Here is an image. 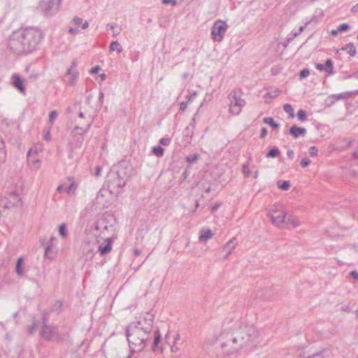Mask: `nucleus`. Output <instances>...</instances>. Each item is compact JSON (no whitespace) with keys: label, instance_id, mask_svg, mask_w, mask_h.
Masks as SVG:
<instances>
[{"label":"nucleus","instance_id":"nucleus-1","mask_svg":"<svg viewBox=\"0 0 358 358\" xmlns=\"http://www.w3.org/2000/svg\"><path fill=\"white\" fill-rule=\"evenodd\" d=\"M266 210V216L271 223L278 229H294L301 224L298 216L288 214L280 204L271 205Z\"/></svg>","mask_w":358,"mask_h":358},{"label":"nucleus","instance_id":"nucleus-2","mask_svg":"<svg viewBox=\"0 0 358 358\" xmlns=\"http://www.w3.org/2000/svg\"><path fill=\"white\" fill-rule=\"evenodd\" d=\"M150 338V331L138 327L129 328L127 340L134 352H141L147 345Z\"/></svg>","mask_w":358,"mask_h":358},{"label":"nucleus","instance_id":"nucleus-3","mask_svg":"<svg viewBox=\"0 0 358 358\" xmlns=\"http://www.w3.org/2000/svg\"><path fill=\"white\" fill-rule=\"evenodd\" d=\"M171 334L167 332L164 337L159 329H155L152 334H150V349L154 353H163L169 345Z\"/></svg>","mask_w":358,"mask_h":358},{"label":"nucleus","instance_id":"nucleus-4","mask_svg":"<svg viewBox=\"0 0 358 358\" xmlns=\"http://www.w3.org/2000/svg\"><path fill=\"white\" fill-rule=\"evenodd\" d=\"M155 315L152 311L143 313L138 320V328L150 331L153 326Z\"/></svg>","mask_w":358,"mask_h":358},{"label":"nucleus","instance_id":"nucleus-5","mask_svg":"<svg viewBox=\"0 0 358 358\" xmlns=\"http://www.w3.org/2000/svg\"><path fill=\"white\" fill-rule=\"evenodd\" d=\"M20 203L21 199L20 196L15 193L5 196L0 200L1 206L6 209H11L17 207Z\"/></svg>","mask_w":358,"mask_h":358},{"label":"nucleus","instance_id":"nucleus-6","mask_svg":"<svg viewBox=\"0 0 358 358\" xmlns=\"http://www.w3.org/2000/svg\"><path fill=\"white\" fill-rule=\"evenodd\" d=\"M227 26L225 22L217 20L212 27V38L215 41H220L226 32Z\"/></svg>","mask_w":358,"mask_h":358},{"label":"nucleus","instance_id":"nucleus-7","mask_svg":"<svg viewBox=\"0 0 358 358\" xmlns=\"http://www.w3.org/2000/svg\"><path fill=\"white\" fill-rule=\"evenodd\" d=\"M20 34L24 45L37 42L41 36L39 31L33 28H27L22 30Z\"/></svg>","mask_w":358,"mask_h":358},{"label":"nucleus","instance_id":"nucleus-8","mask_svg":"<svg viewBox=\"0 0 358 358\" xmlns=\"http://www.w3.org/2000/svg\"><path fill=\"white\" fill-rule=\"evenodd\" d=\"M245 103V100L239 95H232L230 99L229 112L234 115L240 114Z\"/></svg>","mask_w":358,"mask_h":358},{"label":"nucleus","instance_id":"nucleus-9","mask_svg":"<svg viewBox=\"0 0 358 358\" xmlns=\"http://www.w3.org/2000/svg\"><path fill=\"white\" fill-rule=\"evenodd\" d=\"M28 164L31 169L36 170L40 168L41 164V160L39 156L36 155L28 154L27 155Z\"/></svg>","mask_w":358,"mask_h":358},{"label":"nucleus","instance_id":"nucleus-10","mask_svg":"<svg viewBox=\"0 0 358 358\" xmlns=\"http://www.w3.org/2000/svg\"><path fill=\"white\" fill-rule=\"evenodd\" d=\"M70 182L69 186L66 188L64 187V185H59L57 188V191L61 193L63 190L66 191L68 194H71L74 192L75 182L72 178H69Z\"/></svg>","mask_w":358,"mask_h":358},{"label":"nucleus","instance_id":"nucleus-11","mask_svg":"<svg viewBox=\"0 0 358 358\" xmlns=\"http://www.w3.org/2000/svg\"><path fill=\"white\" fill-rule=\"evenodd\" d=\"M13 81L14 86L22 93L24 92V86L23 85V80L18 75L13 76Z\"/></svg>","mask_w":358,"mask_h":358},{"label":"nucleus","instance_id":"nucleus-12","mask_svg":"<svg viewBox=\"0 0 358 358\" xmlns=\"http://www.w3.org/2000/svg\"><path fill=\"white\" fill-rule=\"evenodd\" d=\"M289 132L293 136L296 138L300 135L304 134L306 133V129L303 128L297 127L296 126H294V127H291Z\"/></svg>","mask_w":358,"mask_h":358},{"label":"nucleus","instance_id":"nucleus-13","mask_svg":"<svg viewBox=\"0 0 358 358\" xmlns=\"http://www.w3.org/2000/svg\"><path fill=\"white\" fill-rule=\"evenodd\" d=\"M43 150V145L41 143H38L33 146L29 151L28 154L36 155L39 156V154L42 152Z\"/></svg>","mask_w":358,"mask_h":358},{"label":"nucleus","instance_id":"nucleus-14","mask_svg":"<svg viewBox=\"0 0 358 358\" xmlns=\"http://www.w3.org/2000/svg\"><path fill=\"white\" fill-rule=\"evenodd\" d=\"M106 242H107V243H106V245L105 246H101V247H99V249L100 253L102 255L108 253L112 250V242H111V241L110 239H107Z\"/></svg>","mask_w":358,"mask_h":358},{"label":"nucleus","instance_id":"nucleus-15","mask_svg":"<svg viewBox=\"0 0 358 358\" xmlns=\"http://www.w3.org/2000/svg\"><path fill=\"white\" fill-rule=\"evenodd\" d=\"M342 50L347 51L351 57H354L357 53L356 47L352 43L347 44Z\"/></svg>","mask_w":358,"mask_h":358},{"label":"nucleus","instance_id":"nucleus-16","mask_svg":"<svg viewBox=\"0 0 358 358\" xmlns=\"http://www.w3.org/2000/svg\"><path fill=\"white\" fill-rule=\"evenodd\" d=\"M6 158V150L5 143L0 136V161H5Z\"/></svg>","mask_w":358,"mask_h":358},{"label":"nucleus","instance_id":"nucleus-17","mask_svg":"<svg viewBox=\"0 0 358 358\" xmlns=\"http://www.w3.org/2000/svg\"><path fill=\"white\" fill-rule=\"evenodd\" d=\"M213 232L210 229L203 230L201 231L199 238L202 241H206L208 239L212 238Z\"/></svg>","mask_w":358,"mask_h":358},{"label":"nucleus","instance_id":"nucleus-18","mask_svg":"<svg viewBox=\"0 0 358 358\" xmlns=\"http://www.w3.org/2000/svg\"><path fill=\"white\" fill-rule=\"evenodd\" d=\"M277 186L279 189L286 191L288 190L290 187V182L287 180H279L277 182Z\"/></svg>","mask_w":358,"mask_h":358},{"label":"nucleus","instance_id":"nucleus-19","mask_svg":"<svg viewBox=\"0 0 358 358\" xmlns=\"http://www.w3.org/2000/svg\"><path fill=\"white\" fill-rule=\"evenodd\" d=\"M283 108H284V110L289 115L290 117H292V118L294 117L295 115H294V108L290 104L286 103L284 105Z\"/></svg>","mask_w":358,"mask_h":358},{"label":"nucleus","instance_id":"nucleus-20","mask_svg":"<svg viewBox=\"0 0 358 358\" xmlns=\"http://www.w3.org/2000/svg\"><path fill=\"white\" fill-rule=\"evenodd\" d=\"M22 262H23L22 258L20 257L17 260V265H16V272L19 275H22L23 274Z\"/></svg>","mask_w":358,"mask_h":358},{"label":"nucleus","instance_id":"nucleus-21","mask_svg":"<svg viewBox=\"0 0 358 358\" xmlns=\"http://www.w3.org/2000/svg\"><path fill=\"white\" fill-rule=\"evenodd\" d=\"M325 71L328 73H333V62L331 59H327L325 64Z\"/></svg>","mask_w":358,"mask_h":358},{"label":"nucleus","instance_id":"nucleus-22","mask_svg":"<svg viewBox=\"0 0 358 358\" xmlns=\"http://www.w3.org/2000/svg\"><path fill=\"white\" fill-rule=\"evenodd\" d=\"M110 50L112 51H117L118 52H121L122 49H121V45L119 43L117 42H113L111 44H110Z\"/></svg>","mask_w":358,"mask_h":358},{"label":"nucleus","instance_id":"nucleus-23","mask_svg":"<svg viewBox=\"0 0 358 358\" xmlns=\"http://www.w3.org/2000/svg\"><path fill=\"white\" fill-rule=\"evenodd\" d=\"M263 121H264V123L271 125L273 128H278V124H276L274 122L273 119L271 118V117H265Z\"/></svg>","mask_w":358,"mask_h":358},{"label":"nucleus","instance_id":"nucleus-24","mask_svg":"<svg viewBox=\"0 0 358 358\" xmlns=\"http://www.w3.org/2000/svg\"><path fill=\"white\" fill-rule=\"evenodd\" d=\"M164 149H163L162 147H159V146H158V147H155V148H153V149H152V152H153V153H154L155 155L158 156V157H161V156H162V155H163V154H164Z\"/></svg>","mask_w":358,"mask_h":358},{"label":"nucleus","instance_id":"nucleus-25","mask_svg":"<svg viewBox=\"0 0 358 358\" xmlns=\"http://www.w3.org/2000/svg\"><path fill=\"white\" fill-rule=\"evenodd\" d=\"M243 173L247 178L250 176L251 171L248 164L243 166Z\"/></svg>","mask_w":358,"mask_h":358},{"label":"nucleus","instance_id":"nucleus-26","mask_svg":"<svg viewBox=\"0 0 358 358\" xmlns=\"http://www.w3.org/2000/svg\"><path fill=\"white\" fill-rule=\"evenodd\" d=\"M298 118L301 121H305L306 120V113L303 110H299L298 112Z\"/></svg>","mask_w":358,"mask_h":358},{"label":"nucleus","instance_id":"nucleus-27","mask_svg":"<svg viewBox=\"0 0 358 358\" xmlns=\"http://www.w3.org/2000/svg\"><path fill=\"white\" fill-rule=\"evenodd\" d=\"M59 232V234L63 237H65L66 236V227L65 224H63L60 225Z\"/></svg>","mask_w":358,"mask_h":358},{"label":"nucleus","instance_id":"nucleus-28","mask_svg":"<svg viewBox=\"0 0 358 358\" xmlns=\"http://www.w3.org/2000/svg\"><path fill=\"white\" fill-rule=\"evenodd\" d=\"M279 153V151L278 149H271L267 155V157H276Z\"/></svg>","mask_w":358,"mask_h":358},{"label":"nucleus","instance_id":"nucleus-29","mask_svg":"<svg viewBox=\"0 0 358 358\" xmlns=\"http://www.w3.org/2000/svg\"><path fill=\"white\" fill-rule=\"evenodd\" d=\"M349 28H350L349 24H348L346 23H344V24H341L338 27V31H344L348 30Z\"/></svg>","mask_w":358,"mask_h":358},{"label":"nucleus","instance_id":"nucleus-30","mask_svg":"<svg viewBox=\"0 0 358 358\" xmlns=\"http://www.w3.org/2000/svg\"><path fill=\"white\" fill-rule=\"evenodd\" d=\"M309 154L310 156L315 157L317 154V150L316 147L313 146L309 149Z\"/></svg>","mask_w":358,"mask_h":358},{"label":"nucleus","instance_id":"nucleus-31","mask_svg":"<svg viewBox=\"0 0 358 358\" xmlns=\"http://www.w3.org/2000/svg\"><path fill=\"white\" fill-rule=\"evenodd\" d=\"M310 163V161L308 158H303L301 162V165L302 167L308 166Z\"/></svg>","mask_w":358,"mask_h":358},{"label":"nucleus","instance_id":"nucleus-32","mask_svg":"<svg viewBox=\"0 0 358 358\" xmlns=\"http://www.w3.org/2000/svg\"><path fill=\"white\" fill-rule=\"evenodd\" d=\"M56 117H57L56 111L53 110V111L50 112V113L49 115L50 122L52 123L55 120Z\"/></svg>","mask_w":358,"mask_h":358},{"label":"nucleus","instance_id":"nucleus-33","mask_svg":"<svg viewBox=\"0 0 358 358\" xmlns=\"http://www.w3.org/2000/svg\"><path fill=\"white\" fill-rule=\"evenodd\" d=\"M310 75V71L308 69H303L300 72L301 78H306Z\"/></svg>","mask_w":358,"mask_h":358},{"label":"nucleus","instance_id":"nucleus-34","mask_svg":"<svg viewBox=\"0 0 358 358\" xmlns=\"http://www.w3.org/2000/svg\"><path fill=\"white\" fill-rule=\"evenodd\" d=\"M43 138H44L45 141H46L48 142L50 141V140H51V134H50V130H48L46 131V133L44 134Z\"/></svg>","mask_w":358,"mask_h":358},{"label":"nucleus","instance_id":"nucleus-35","mask_svg":"<svg viewBox=\"0 0 358 358\" xmlns=\"http://www.w3.org/2000/svg\"><path fill=\"white\" fill-rule=\"evenodd\" d=\"M162 3L165 5L171 4L175 6L176 4V0H162Z\"/></svg>","mask_w":358,"mask_h":358},{"label":"nucleus","instance_id":"nucleus-36","mask_svg":"<svg viewBox=\"0 0 358 358\" xmlns=\"http://www.w3.org/2000/svg\"><path fill=\"white\" fill-rule=\"evenodd\" d=\"M100 70L101 68L99 66H96L90 70V73L92 74L98 73L100 71Z\"/></svg>","mask_w":358,"mask_h":358},{"label":"nucleus","instance_id":"nucleus-37","mask_svg":"<svg viewBox=\"0 0 358 358\" xmlns=\"http://www.w3.org/2000/svg\"><path fill=\"white\" fill-rule=\"evenodd\" d=\"M73 23L76 27H80L82 24V20L78 17H76L73 19Z\"/></svg>","mask_w":358,"mask_h":358},{"label":"nucleus","instance_id":"nucleus-38","mask_svg":"<svg viewBox=\"0 0 358 358\" xmlns=\"http://www.w3.org/2000/svg\"><path fill=\"white\" fill-rule=\"evenodd\" d=\"M315 68L319 71H325V66L322 64H316Z\"/></svg>","mask_w":358,"mask_h":358},{"label":"nucleus","instance_id":"nucleus-39","mask_svg":"<svg viewBox=\"0 0 358 358\" xmlns=\"http://www.w3.org/2000/svg\"><path fill=\"white\" fill-rule=\"evenodd\" d=\"M198 159V156L197 155H194L192 157H189L187 158V162H195Z\"/></svg>","mask_w":358,"mask_h":358},{"label":"nucleus","instance_id":"nucleus-40","mask_svg":"<svg viewBox=\"0 0 358 358\" xmlns=\"http://www.w3.org/2000/svg\"><path fill=\"white\" fill-rule=\"evenodd\" d=\"M267 135V130L266 128H263L261 131V138H264Z\"/></svg>","mask_w":358,"mask_h":358},{"label":"nucleus","instance_id":"nucleus-41","mask_svg":"<svg viewBox=\"0 0 358 358\" xmlns=\"http://www.w3.org/2000/svg\"><path fill=\"white\" fill-rule=\"evenodd\" d=\"M160 143L163 145H168L170 143V140L169 138H162Z\"/></svg>","mask_w":358,"mask_h":358},{"label":"nucleus","instance_id":"nucleus-42","mask_svg":"<svg viewBox=\"0 0 358 358\" xmlns=\"http://www.w3.org/2000/svg\"><path fill=\"white\" fill-rule=\"evenodd\" d=\"M350 275L354 279L358 280V273L356 271H352Z\"/></svg>","mask_w":358,"mask_h":358},{"label":"nucleus","instance_id":"nucleus-43","mask_svg":"<svg viewBox=\"0 0 358 358\" xmlns=\"http://www.w3.org/2000/svg\"><path fill=\"white\" fill-rule=\"evenodd\" d=\"M338 32H339V31H338V29H332L330 33L332 36H336L338 34Z\"/></svg>","mask_w":358,"mask_h":358},{"label":"nucleus","instance_id":"nucleus-44","mask_svg":"<svg viewBox=\"0 0 358 358\" xmlns=\"http://www.w3.org/2000/svg\"><path fill=\"white\" fill-rule=\"evenodd\" d=\"M170 348H171V352H176L178 350V348L173 345H171Z\"/></svg>","mask_w":358,"mask_h":358},{"label":"nucleus","instance_id":"nucleus-45","mask_svg":"<svg viewBox=\"0 0 358 358\" xmlns=\"http://www.w3.org/2000/svg\"><path fill=\"white\" fill-rule=\"evenodd\" d=\"M99 77H100V80H101V81L104 80H105V78H106V76H105V74H104V73L101 74V75L99 76Z\"/></svg>","mask_w":358,"mask_h":358},{"label":"nucleus","instance_id":"nucleus-46","mask_svg":"<svg viewBox=\"0 0 358 358\" xmlns=\"http://www.w3.org/2000/svg\"><path fill=\"white\" fill-rule=\"evenodd\" d=\"M87 27H88V23L87 22H85V23L83 24V25H82L83 29H86Z\"/></svg>","mask_w":358,"mask_h":358},{"label":"nucleus","instance_id":"nucleus-47","mask_svg":"<svg viewBox=\"0 0 358 358\" xmlns=\"http://www.w3.org/2000/svg\"><path fill=\"white\" fill-rule=\"evenodd\" d=\"M180 108L182 110H185L186 108V103H182L180 105Z\"/></svg>","mask_w":358,"mask_h":358},{"label":"nucleus","instance_id":"nucleus-48","mask_svg":"<svg viewBox=\"0 0 358 358\" xmlns=\"http://www.w3.org/2000/svg\"><path fill=\"white\" fill-rule=\"evenodd\" d=\"M101 174V168L98 167L96 169V176H99Z\"/></svg>","mask_w":358,"mask_h":358},{"label":"nucleus","instance_id":"nucleus-49","mask_svg":"<svg viewBox=\"0 0 358 358\" xmlns=\"http://www.w3.org/2000/svg\"><path fill=\"white\" fill-rule=\"evenodd\" d=\"M179 340V335H176L174 336V343H176Z\"/></svg>","mask_w":358,"mask_h":358},{"label":"nucleus","instance_id":"nucleus-50","mask_svg":"<svg viewBox=\"0 0 358 358\" xmlns=\"http://www.w3.org/2000/svg\"><path fill=\"white\" fill-rule=\"evenodd\" d=\"M255 178H257L258 177V172L256 171L255 173H254V176H253Z\"/></svg>","mask_w":358,"mask_h":358},{"label":"nucleus","instance_id":"nucleus-51","mask_svg":"<svg viewBox=\"0 0 358 358\" xmlns=\"http://www.w3.org/2000/svg\"><path fill=\"white\" fill-rule=\"evenodd\" d=\"M288 155L290 156V157H292L293 155V152L292 151H290L288 152Z\"/></svg>","mask_w":358,"mask_h":358},{"label":"nucleus","instance_id":"nucleus-52","mask_svg":"<svg viewBox=\"0 0 358 358\" xmlns=\"http://www.w3.org/2000/svg\"><path fill=\"white\" fill-rule=\"evenodd\" d=\"M69 31L72 34V33H73V29L72 28H71V29H69Z\"/></svg>","mask_w":358,"mask_h":358},{"label":"nucleus","instance_id":"nucleus-53","mask_svg":"<svg viewBox=\"0 0 358 358\" xmlns=\"http://www.w3.org/2000/svg\"><path fill=\"white\" fill-rule=\"evenodd\" d=\"M45 255L46 256L48 255V250H46V251H45Z\"/></svg>","mask_w":358,"mask_h":358},{"label":"nucleus","instance_id":"nucleus-54","mask_svg":"<svg viewBox=\"0 0 358 358\" xmlns=\"http://www.w3.org/2000/svg\"><path fill=\"white\" fill-rule=\"evenodd\" d=\"M4 162V161H0V164H1V163H2V162Z\"/></svg>","mask_w":358,"mask_h":358},{"label":"nucleus","instance_id":"nucleus-55","mask_svg":"<svg viewBox=\"0 0 358 358\" xmlns=\"http://www.w3.org/2000/svg\"><path fill=\"white\" fill-rule=\"evenodd\" d=\"M357 38H358V36H357Z\"/></svg>","mask_w":358,"mask_h":358}]
</instances>
